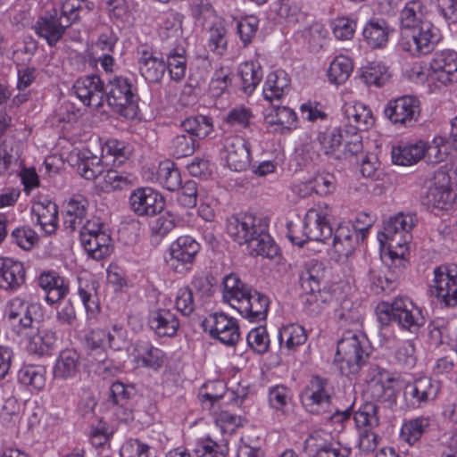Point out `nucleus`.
Instances as JSON below:
<instances>
[{"mask_svg": "<svg viewBox=\"0 0 457 457\" xmlns=\"http://www.w3.org/2000/svg\"><path fill=\"white\" fill-rule=\"evenodd\" d=\"M79 295L84 304L88 318H94L100 312L97 298V283L96 281H86L79 283Z\"/></svg>", "mask_w": 457, "mask_h": 457, "instance_id": "obj_43", "label": "nucleus"}, {"mask_svg": "<svg viewBox=\"0 0 457 457\" xmlns=\"http://www.w3.org/2000/svg\"><path fill=\"white\" fill-rule=\"evenodd\" d=\"M429 75L444 85L457 81V52L450 49L436 52L429 64Z\"/></svg>", "mask_w": 457, "mask_h": 457, "instance_id": "obj_19", "label": "nucleus"}, {"mask_svg": "<svg viewBox=\"0 0 457 457\" xmlns=\"http://www.w3.org/2000/svg\"><path fill=\"white\" fill-rule=\"evenodd\" d=\"M157 176L160 183L169 191L179 189L181 186L180 172L173 162H162L159 166Z\"/></svg>", "mask_w": 457, "mask_h": 457, "instance_id": "obj_52", "label": "nucleus"}, {"mask_svg": "<svg viewBox=\"0 0 457 457\" xmlns=\"http://www.w3.org/2000/svg\"><path fill=\"white\" fill-rule=\"evenodd\" d=\"M25 282L22 262L12 258H0V289L13 292Z\"/></svg>", "mask_w": 457, "mask_h": 457, "instance_id": "obj_23", "label": "nucleus"}, {"mask_svg": "<svg viewBox=\"0 0 457 457\" xmlns=\"http://www.w3.org/2000/svg\"><path fill=\"white\" fill-rule=\"evenodd\" d=\"M226 162L230 170H245L251 163L250 145L241 137H232L226 140Z\"/></svg>", "mask_w": 457, "mask_h": 457, "instance_id": "obj_22", "label": "nucleus"}, {"mask_svg": "<svg viewBox=\"0 0 457 457\" xmlns=\"http://www.w3.org/2000/svg\"><path fill=\"white\" fill-rule=\"evenodd\" d=\"M79 228L81 245L90 257L102 260L111 254L112 238L100 218L93 217Z\"/></svg>", "mask_w": 457, "mask_h": 457, "instance_id": "obj_7", "label": "nucleus"}, {"mask_svg": "<svg viewBox=\"0 0 457 457\" xmlns=\"http://www.w3.org/2000/svg\"><path fill=\"white\" fill-rule=\"evenodd\" d=\"M39 311L37 304H29L20 298H15L9 303L7 317L10 320H18L22 328H29L39 323Z\"/></svg>", "mask_w": 457, "mask_h": 457, "instance_id": "obj_26", "label": "nucleus"}, {"mask_svg": "<svg viewBox=\"0 0 457 457\" xmlns=\"http://www.w3.org/2000/svg\"><path fill=\"white\" fill-rule=\"evenodd\" d=\"M429 293L445 306H457V265H441L436 268Z\"/></svg>", "mask_w": 457, "mask_h": 457, "instance_id": "obj_11", "label": "nucleus"}, {"mask_svg": "<svg viewBox=\"0 0 457 457\" xmlns=\"http://www.w3.org/2000/svg\"><path fill=\"white\" fill-rule=\"evenodd\" d=\"M181 127L193 138H204L213 130L212 119L205 115L190 116L181 122Z\"/></svg>", "mask_w": 457, "mask_h": 457, "instance_id": "obj_41", "label": "nucleus"}, {"mask_svg": "<svg viewBox=\"0 0 457 457\" xmlns=\"http://www.w3.org/2000/svg\"><path fill=\"white\" fill-rule=\"evenodd\" d=\"M88 207L87 199L82 195H74L67 203L63 219L64 228L71 232L78 229L86 217Z\"/></svg>", "mask_w": 457, "mask_h": 457, "instance_id": "obj_29", "label": "nucleus"}, {"mask_svg": "<svg viewBox=\"0 0 457 457\" xmlns=\"http://www.w3.org/2000/svg\"><path fill=\"white\" fill-rule=\"evenodd\" d=\"M368 357L369 353L356 335L350 334L338 341L335 361L341 363L342 373H358Z\"/></svg>", "mask_w": 457, "mask_h": 457, "instance_id": "obj_9", "label": "nucleus"}, {"mask_svg": "<svg viewBox=\"0 0 457 457\" xmlns=\"http://www.w3.org/2000/svg\"><path fill=\"white\" fill-rule=\"evenodd\" d=\"M238 72L242 80V90L247 95L252 94L262 79L261 65L253 62H245L240 64Z\"/></svg>", "mask_w": 457, "mask_h": 457, "instance_id": "obj_42", "label": "nucleus"}, {"mask_svg": "<svg viewBox=\"0 0 457 457\" xmlns=\"http://www.w3.org/2000/svg\"><path fill=\"white\" fill-rule=\"evenodd\" d=\"M104 159L93 155L90 152L84 153L78 162V172L86 179H97L104 172Z\"/></svg>", "mask_w": 457, "mask_h": 457, "instance_id": "obj_45", "label": "nucleus"}, {"mask_svg": "<svg viewBox=\"0 0 457 457\" xmlns=\"http://www.w3.org/2000/svg\"><path fill=\"white\" fill-rule=\"evenodd\" d=\"M384 113L395 125L411 127L420 113V101L413 96L392 99L386 104Z\"/></svg>", "mask_w": 457, "mask_h": 457, "instance_id": "obj_14", "label": "nucleus"}, {"mask_svg": "<svg viewBox=\"0 0 457 457\" xmlns=\"http://www.w3.org/2000/svg\"><path fill=\"white\" fill-rule=\"evenodd\" d=\"M277 13L291 25L300 23L305 19V14L296 0H280Z\"/></svg>", "mask_w": 457, "mask_h": 457, "instance_id": "obj_54", "label": "nucleus"}, {"mask_svg": "<svg viewBox=\"0 0 457 457\" xmlns=\"http://www.w3.org/2000/svg\"><path fill=\"white\" fill-rule=\"evenodd\" d=\"M325 278V270L322 263L318 262H310L306 263L304 269L300 274V285L304 294L309 295L305 299V303L313 305L311 312L320 311V303L325 300L321 296L320 285Z\"/></svg>", "mask_w": 457, "mask_h": 457, "instance_id": "obj_15", "label": "nucleus"}, {"mask_svg": "<svg viewBox=\"0 0 457 457\" xmlns=\"http://www.w3.org/2000/svg\"><path fill=\"white\" fill-rule=\"evenodd\" d=\"M32 220L41 227L46 234H52L57 228L58 208L57 205L50 201H39L32 205Z\"/></svg>", "mask_w": 457, "mask_h": 457, "instance_id": "obj_25", "label": "nucleus"}, {"mask_svg": "<svg viewBox=\"0 0 457 457\" xmlns=\"http://www.w3.org/2000/svg\"><path fill=\"white\" fill-rule=\"evenodd\" d=\"M455 199L450 176L441 171L435 174L432 183L421 196V203L431 212L446 211L453 206Z\"/></svg>", "mask_w": 457, "mask_h": 457, "instance_id": "obj_10", "label": "nucleus"}, {"mask_svg": "<svg viewBox=\"0 0 457 457\" xmlns=\"http://www.w3.org/2000/svg\"><path fill=\"white\" fill-rule=\"evenodd\" d=\"M439 392V385L428 377H421L408 383L403 391L406 402L412 407H420L434 400Z\"/></svg>", "mask_w": 457, "mask_h": 457, "instance_id": "obj_21", "label": "nucleus"}, {"mask_svg": "<svg viewBox=\"0 0 457 457\" xmlns=\"http://www.w3.org/2000/svg\"><path fill=\"white\" fill-rule=\"evenodd\" d=\"M387 244V255L391 260V264L396 269L404 268L407 261L404 255L408 252V243L411 239L410 231H404L401 234H395L393 237H383Z\"/></svg>", "mask_w": 457, "mask_h": 457, "instance_id": "obj_32", "label": "nucleus"}, {"mask_svg": "<svg viewBox=\"0 0 457 457\" xmlns=\"http://www.w3.org/2000/svg\"><path fill=\"white\" fill-rule=\"evenodd\" d=\"M247 344L251 349L259 354H263L269 350L270 338L264 327L251 329L247 335Z\"/></svg>", "mask_w": 457, "mask_h": 457, "instance_id": "obj_58", "label": "nucleus"}, {"mask_svg": "<svg viewBox=\"0 0 457 457\" xmlns=\"http://www.w3.org/2000/svg\"><path fill=\"white\" fill-rule=\"evenodd\" d=\"M424 155L425 143L422 141L414 144H402L392 149L393 162L403 166L417 163Z\"/></svg>", "mask_w": 457, "mask_h": 457, "instance_id": "obj_35", "label": "nucleus"}, {"mask_svg": "<svg viewBox=\"0 0 457 457\" xmlns=\"http://www.w3.org/2000/svg\"><path fill=\"white\" fill-rule=\"evenodd\" d=\"M166 70L169 71L170 79L180 82L186 76L187 57L183 46H176L167 54Z\"/></svg>", "mask_w": 457, "mask_h": 457, "instance_id": "obj_40", "label": "nucleus"}, {"mask_svg": "<svg viewBox=\"0 0 457 457\" xmlns=\"http://www.w3.org/2000/svg\"><path fill=\"white\" fill-rule=\"evenodd\" d=\"M228 235L237 244L245 245L253 256L273 258L278 253V247L270 236L267 218L253 214L228 218Z\"/></svg>", "mask_w": 457, "mask_h": 457, "instance_id": "obj_2", "label": "nucleus"}, {"mask_svg": "<svg viewBox=\"0 0 457 457\" xmlns=\"http://www.w3.org/2000/svg\"><path fill=\"white\" fill-rule=\"evenodd\" d=\"M79 354L75 350L62 351L54 366V378L60 380L73 378L79 372Z\"/></svg>", "mask_w": 457, "mask_h": 457, "instance_id": "obj_30", "label": "nucleus"}, {"mask_svg": "<svg viewBox=\"0 0 457 457\" xmlns=\"http://www.w3.org/2000/svg\"><path fill=\"white\" fill-rule=\"evenodd\" d=\"M362 35L372 48H380L388 41L389 27L384 20L371 19L363 28Z\"/></svg>", "mask_w": 457, "mask_h": 457, "instance_id": "obj_37", "label": "nucleus"}, {"mask_svg": "<svg viewBox=\"0 0 457 457\" xmlns=\"http://www.w3.org/2000/svg\"><path fill=\"white\" fill-rule=\"evenodd\" d=\"M37 326V332L30 336L29 350L38 355L47 353L55 345L57 337L55 331L44 325Z\"/></svg>", "mask_w": 457, "mask_h": 457, "instance_id": "obj_38", "label": "nucleus"}, {"mask_svg": "<svg viewBox=\"0 0 457 457\" xmlns=\"http://www.w3.org/2000/svg\"><path fill=\"white\" fill-rule=\"evenodd\" d=\"M131 178L129 174L119 172L115 170H108L103 179L97 182V187L105 193L114 190H122L131 185Z\"/></svg>", "mask_w": 457, "mask_h": 457, "instance_id": "obj_47", "label": "nucleus"}, {"mask_svg": "<svg viewBox=\"0 0 457 457\" xmlns=\"http://www.w3.org/2000/svg\"><path fill=\"white\" fill-rule=\"evenodd\" d=\"M295 232L294 224L288 223L287 237L289 240L296 245L303 246L308 240L325 242L332 237L333 229L327 220V212L311 209L304 217L302 236H296Z\"/></svg>", "mask_w": 457, "mask_h": 457, "instance_id": "obj_8", "label": "nucleus"}, {"mask_svg": "<svg viewBox=\"0 0 457 457\" xmlns=\"http://www.w3.org/2000/svg\"><path fill=\"white\" fill-rule=\"evenodd\" d=\"M204 331L226 345H235L240 337L237 321L223 312L210 314L203 321Z\"/></svg>", "mask_w": 457, "mask_h": 457, "instance_id": "obj_16", "label": "nucleus"}, {"mask_svg": "<svg viewBox=\"0 0 457 457\" xmlns=\"http://www.w3.org/2000/svg\"><path fill=\"white\" fill-rule=\"evenodd\" d=\"M378 407L373 403H364L353 416L358 428H362L359 435V448L363 453H370L377 447V435L371 430L379 423Z\"/></svg>", "mask_w": 457, "mask_h": 457, "instance_id": "obj_13", "label": "nucleus"}, {"mask_svg": "<svg viewBox=\"0 0 457 457\" xmlns=\"http://www.w3.org/2000/svg\"><path fill=\"white\" fill-rule=\"evenodd\" d=\"M80 5L70 6L69 3H63L61 12L54 9L52 12H46L38 17L33 26L36 34L44 38L48 46H54L59 42L66 29L79 20Z\"/></svg>", "mask_w": 457, "mask_h": 457, "instance_id": "obj_5", "label": "nucleus"}, {"mask_svg": "<svg viewBox=\"0 0 457 457\" xmlns=\"http://www.w3.org/2000/svg\"><path fill=\"white\" fill-rule=\"evenodd\" d=\"M353 62L346 55L337 56L330 63L328 76L331 83L340 85L345 83L353 71Z\"/></svg>", "mask_w": 457, "mask_h": 457, "instance_id": "obj_44", "label": "nucleus"}, {"mask_svg": "<svg viewBox=\"0 0 457 457\" xmlns=\"http://www.w3.org/2000/svg\"><path fill=\"white\" fill-rule=\"evenodd\" d=\"M259 21L255 16H246L241 19L237 23V33L244 46L251 43L258 29Z\"/></svg>", "mask_w": 457, "mask_h": 457, "instance_id": "obj_62", "label": "nucleus"}, {"mask_svg": "<svg viewBox=\"0 0 457 457\" xmlns=\"http://www.w3.org/2000/svg\"><path fill=\"white\" fill-rule=\"evenodd\" d=\"M131 211L138 216H154L161 213L165 206L163 196L151 187H139L129 196Z\"/></svg>", "mask_w": 457, "mask_h": 457, "instance_id": "obj_18", "label": "nucleus"}, {"mask_svg": "<svg viewBox=\"0 0 457 457\" xmlns=\"http://www.w3.org/2000/svg\"><path fill=\"white\" fill-rule=\"evenodd\" d=\"M45 369L41 366H25L18 373L19 381L36 390H41L46 385Z\"/></svg>", "mask_w": 457, "mask_h": 457, "instance_id": "obj_50", "label": "nucleus"}, {"mask_svg": "<svg viewBox=\"0 0 457 457\" xmlns=\"http://www.w3.org/2000/svg\"><path fill=\"white\" fill-rule=\"evenodd\" d=\"M137 89L125 77H115L104 87V100L116 112L124 117H134L137 112Z\"/></svg>", "mask_w": 457, "mask_h": 457, "instance_id": "obj_6", "label": "nucleus"}, {"mask_svg": "<svg viewBox=\"0 0 457 457\" xmlns=\"http://www.w3.org/2000/svg\"><path fill=\"white\" fill-rule=\"evenodd\" d=\"M320 433L311 434L304 442V449L315 451L314 457H349L350 449L339 443H318Z\"/></svg>", "mask_w": 457, "mask_h": 457, "instance_id": "obj_34", "label": "nucleus"}, {"mask_svg": "<svg viewBox=\"0 0 457 457\" xmlns=\"http://www.w3.org/2000/svg\"><path fill=\"white\" fill-rule=\"evenodd\" d=\"M148 324L159 337H172L179 327L176 315L167 309L152 311L148 316Z\"/></svg>", "mask_w": 457, "mask_h": 457, "instance_id": "obj_27", "label": "nucleus"}, {"mask_svg": "<svg viewBox=\"0 0 457 457\" xmlns=\"http://www.w3.org/2000/svg\"><path fill=\"white\" fill-rule=\"evenodd\" d=\"M200 250V245L189 236L177 238L170 246L169 267L178 273L187 271Z\"/></svg>", "mask_w": 457, "mask_h": 457, "instance_id": "obj_17", "label": "nucleus"}, {"mask_svg": "<svg viewBox=\"0 0 457 457\" xmlns=\"http://www.w3.org/2000/svg\"><path fill=\"white\" fill-rule=\"evenodd\" d=\"M228 448L226 442L205 438L197 442L195 452L198 457H225Z\"/></svg>", "mask_w": 457, "mask_h": 457, "instance_id": "obj_55", "label": "nucleus"}, {"mask_svg": "<svg viewBox=\"0 0 457 457\" xmlns=\"http://www.w3.org/2000/svg\"><path fill=\"white\" fill-rule=\"evenodd\" d=\"M332 29L337 39L349 40L354 35L356 21L347 17H338L333 21Z\"/></svg>", "mask_w": 457, "mask_h": 457, "instance_id": "obj_61", "label": "nucleus"}, {"mask_svg": "<svg viewBox=\"0 0 457 457\" xmlns=\"http://www.w3.org/2000/svg\"><path fill=\"white\" fill-rule=\"evenodd\" d=\"M402 48L412 55L430 53L438 42V29L429 20V13L420 0L408 2L401 12Z\"/></svg>", "mask_w": 457, "mask_h": 457, "instance_id": "obj_1", "label": "nucleus"}, {"mask_svg": "<svg viewBox=\"0 0 457 457\" xmlns=\"http://www.w3.org/2000/svg\"><path fill=\"white\" fill-rule=\"evenodd\" d=\"M75 94L86 105L101 107L104 101V85L97 75L79 78L73 85Z\"/></svg>", "mask_w": 457, "mask_h": 457, "instance_id": "obj_20", "label": "nucleus"}, {"mask_svg": "<svg viewBox=\"0 0 457 457\" xmlns=\"http://www.w3.org/2000/svg\"><path fill=\"white\" fill-rule=\"evenodd\" d=\"M196 141L188 134H178L170 143V154L176 158H183L194 154Z\"/></svg>", "mask_w": 457, "mask_h": 457, "instance_id": "obj_53", "label": "nucleus"}, {"mask_svg": "<svg viewBox=\"0 0 457 457\" xmlns=\"http://www.w3.org/2000/svg\"><path fill=\"white\" fill-rule=\"evenodd\" d=\"M136 358L145 367L159 368L162 363V352L148 343L137 344L135 347Z\"/></svg>", "mask_w": 457, "mask_h": 457, "instance_id": "obj_49", "label": "nucleus"}, {"mask_svg": "<svg viewBox=\"0 0 457 457\" xmlns=\"http://www.w3.org/2000/svg\"><path fill=\"white\" fill-rule=\"evenodd\" d=\"M370 291L376 295L382 293L389 294L396 287L395 278L382 275L377 271H370Z\"/></svg>", "mask_w": 457, "mask_h": 457, "instance_id": "obj_59", "label": "nucleus"}, {"mask_svg": "<svg viewBox=\"0 0 457 457\" xmlns=\"http://www.w3.org/2000/svg\"><path fill=\"white\" fill-rule=\"evenodd\" d=\"M176 220L174 214L165 212L152 221L150 225L152 235L160 237H165L175 228Z\"/></svg>", "mask_w": 457, "mask_h": 457, "instance_id": "obj_60", "label": "nucleus"}, {"mask_svg": "<svg viewBox=\"0 0 457 457\" xmlns=\"http://www.w3.org/2000/svg\"><path fill=\"white\" fill-rule=\"evenodd\" d=\"M223 299L251 321L266 319L270 303L268 297L245 284L236 274L224 278Z\"/></svg>", "mask_w": 457, "mask_h": 457, "instance_id": "obj_3", "label": "nucleus"}, {"mask_svg": "<svg viewBox=\"0 0 457 457\" xmlns=\"http://www.w3.org/2000/svg\"><path fill=\"white\" fill-rule=\"evenodd\" d=\"M416 222L414 214L399 213L389 218L384 226L383 237H393L395 234H401L404 231H411Z\"/></svg>", "mask_w": 457, "mask_h": 457, "instance_id": "obj_48", "label": "nucleus"}, {"mask_svg": "<svg viewBox=\"0 0 457 457\" xmlns=\"http://www.w3.org/2000/svg\"><path fill=\"white\" fill-rule=\"evenodd\" d=\"M343 140L344 135L340 129L320 133L317 137V142L323 153L327 155L336 154L337 159L342 158V155L337 154V152L339 150Z\"/></svg>", "mask_w": 457, "mask_h": 457, "instance_id": "obj_51", "label": "nucleus"}, {"mask_svg": "<svg viewBox=\"0 0 457 457\" xmlns=\"http://www.w3.org/2000/svg\"><path fill=\"white\" fill-rule=\"evenodd\" d=\"M252 118L253 113L250 109L245 106H237L228 112L225 120L233 127L247 128Z\"/></svg>", "mask_w": 457, "mask_h": 457, "instance_id": "obj_64", "label": "nucleus"}, {"mask_svg": "<svg viewBox=\"0 0 457 457\" xmlns=\"http://www.w3.org/2000/svg\"><path fill=\"white\" fill-rule=\"evenodd\" d=\"M296 114L288 107H273L270 112L265 114V121L270 126H278L280 133L290 131L296 128Z\"/></svg>", "mask_w": 457, "mask_h": 457, "instance_id": "obj_39", "label": "nucleus"}, {"mask_svg": "<svg viewBox=\"0 0 457 457\" xmlns=\"http://www.w3.org/2000/svg\"><path fill=\"white\" fill-rule=\"evenodd\" d=\"M345 119L349 126L345 133L365 130L374 123L371 111L361 103H346L343 107Z\"/></svg>", "mask_w": 457, "mask_h": 457, "instance_id": "obj_24", "label": "nucleus"}, {"mask_svg": "<svg viewBox=\"0 0 457 457\" xmlns=\"http://www.w3.org/2000/svg\"><path fill=\"white\" fill-rule=\"evenodd\" d=\"M139 71L150 83H159L166 71L163 58H158L154 52L144 50L138 59Z\"/></svg>", "mask_w": 457, "mask_h": 457, "instance_id": "obj_28", "label": "nucleus"}, {"mask_svg": "<svg viewBox=\"0 0 457 457\" xmlns=\"http://www.w3.org/2000/svg\"><path fill=\"white\" fill-rule=\"evenodd\" d=\"M360 77L367 86L377 87L385 86L390 79L386 68L380 65H370L364 68Z\"/></svg>", "mask_w": 457, "mask_h": 457, "instance_id": "obj_57", "label": "nucleus"}, {"mask_svg": "<svg viewBox=\"0 0 457 457\" xmlns=\"http://www.w3.org/2000/svg\"><path fill=\"white\" fill-rule=\"evenodd\" d=\"M278 337L281 350L291 353L295 352L298 346L305 344L307 334L303 327L298 324H288L279 329Z\"/></svg>", "mask_w": 457, "mask_h": 457, "instance_id": "obj_33", "label": "nucleus"}, {"mask_svg": "<svg viewBox=\"0 0 457 457\" xmlns=\"http://www.w3.org/2000/svg\"><path fill=\"white\" fill-rule=\"evenodd\" d=\"M14 242L22 249H31L38 241L37 233L29 227L17 228L12 232Z\"/></svg>", "mask_w": 457, "mask_h": 457, "instance_id": "obj_63", "label": "nucleus"}, {"mask_svg": "<svg viewBox=\"0 0 457 457\" xmlns=\"http://www.w3.org/2000/svg\"><path fill=\"white\" fill-rule=\"evenodd\" d=\"M430 425V420L427 417H419L404 423L402 434L406 441L412 445L416 443Z\"/></svg>", "mask_w": 457, "mask_h": 457, "instance_id": "obj_56", "label": "nucleus"}, {"mask_svg": "<svg viewBox=\"0 0 457 457\" xmlns=\"http://www.w3.org/2000/svg\"><path fill=\"white\" fill-rule=\"evenodd\" d=\"M376 314L381 326L395 322L401 328L410 332L417 331L425 323L421 311L406 296L395 297L392 303H378Z\"/></svg>", "mask_w": 457, "mask_h": 457, "instance_id": "obj_4", "label": "nucleus"}, {"mask_svg": "<svg viewBox=\"0 0 457 457\" xmlns=\"http://www.w3.org/2000/svg\"><path fill=\"white\" fill-rule=\"evenodd\" d=\"M332 248L338 258L348 257L354 249L355 239L357 236L355 230H353L348 224L341 223L335 232H333Z\"/></svg>", "mask_w": 457, "mask_h": 457, "instance_id": "obj_36", "label": "nucleus"}, {"mask_svg": "<svg viewBox=\"0 0 457 457\" xmlns=\"http://www.w3.org/2000/svg\"><path fill=\"white\" fill-rule=\"evenodd\" d=\"M101 156L106 162H112V165L120 166L128 160L129 153L123 142L111 138L103 145Z\"/></svg>", "mask_w": 457, "mask_h": 457, "instance_id": "obj_46", "label": "nucleus"}, {"mask_svg": "<svg viewBox=\"0 0 457 457\" xmlns=\"http://www.w3.org/2000/svg\"><path fill=\"white\" fill-rule=\"evenodd\" d=\"M290 89V79L284 71L270 72L263 87L264 99L272 103L280 100Z\"/></svg>", "mask_w": 457, "mask_h": 457, "instance_id": "obj_31", "label": "nucleus"}, {"mask_svg": "<svg viewBox=\"0 0 457 457\" xmlns=\"http://www.w3.org/2000/svg\"><path fill=\"white\" fill-rule=\"evenodd\" d=\"M332 391L328 378L312 376L301 393V401L310 412L320 414L329 408Z\"/></svg>", "mask_w": 457, "mask_h": 457, "instance_id": "obj_12", "label": "nucleus"}]
</instances>
